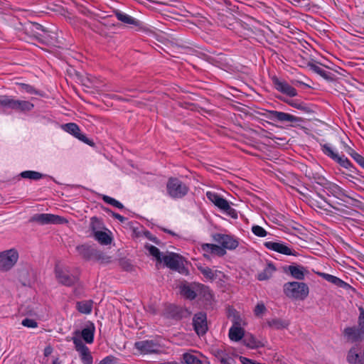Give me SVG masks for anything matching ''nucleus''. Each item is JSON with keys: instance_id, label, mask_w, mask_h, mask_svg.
Listing matches in <instances>:
<instances>
[{"instance_id": "1", "label": "nucleus", "mask_w": 364, "mask_h": 364, "mask_svg": "<svg viewBox=\"0 0 364 364\" xmlns=\"http://www.w3.org/2000/svg\"><path fill=\"white\" fill-rule=\"evenodd\" d=\"M146 249L157 262H164L168 268L177 270L179 272H183V258L179 255L173 252H168L162 256L159 250L151 245H146Z\"/></svg>"}, {"instance_id": "2", "label": "nucleus", "mask_w": 364, "mask_h": 364, "mask_svg": "<svg viewBox=\"0 0 364 364\" xmlns=\"http://www.w3.org/2000/svg\"><path fill=\"white\" fill-rule=\"evenodd\" d=\"M285 296L294 301H304L309 294V286L301 282H288L283 286Z\"/></svg>"}, {"instance_id": "3", "label": "nucleus", "mask_w": 364, "mask_h": 364, "mask_svg": "<svg viewBox=\"0 0 364 364\" xmlns=\"http://www.w3.org/2000/svg\"><path fill=\"white\" fill-rule=\"evenodd\" d=\"M321 150L324 155L339 164L341 167L352 172H356L357 169L350 161L344 155L340 154L338 149L330 143L320 144Z\"/></svg>"}, {"instance_id": "4", "label": "nucleus", "mask_w": 364, "mask_h": 364, "mask_svg": "<svg viewBox=\"0 0 364 364\" xmlns=\"http://www.w3.org/2000/svg\"><path fill=\"white\" fill-rule=\"evenodd\" d=\"M19 259V252L16 248L0 252V272H7L12 269Z\"/></svg>"}, {"instance_id": "5", "label": "nucleus", "mask_w": 364, "mask_h": 364, "mask_svg": "<svg viewBox=\"0 0 364 364\" xmlns=\"http://www.w3.org/2000/svg\"><path fill=\"white\" fill-rule=\"evenodd\" d=\"M358 327H348L345 328L344 335L350 341L355 342L364 338V309L359 308Z\"/></svg>"}, {"instance_id": "6", "label": "nucleus", "mask_w": 364, "mask_h": 364, "mask_svg": "<svg viewBox=\"0 0 364 364\" xmlns=\"http://www.w3.org/2000/svg\"><path fill=\"white\" fill-rule=\"evenodd\" d=\"M206 196L210 202L224 211L229 216L235 219L237 218V211L230 205V203L227 200L222 198L218 193L212 191H208L206 193Z\"/></svg>"}, {"instance_id": "7", "label": "nucleus", "mask_w": 364, "mask_h": 364, "mask_svg": "<svg viewBox=\"0 0 364 364\" xmlns=\"http://www.w3.org/2000/svg\"><path fill=\"white\" fill-rule=\"evenodd\" d=\"M167 193L169 196L173 198H180L183 197L188 193V187L180 180L176 178H171L168 180L166 185Z\"/></svg>"}, {"instance_id": "8", "label": "nucleus", "mask_w": 364, "mask_h": 364, "mask_svg": "<svg viewBox=\"0 0 364 364\" xmlns=\"http://www.w3.org/2000/svg\"><path fill=\"white\" fill-rule=\"evenodd\" d=\"M246 322L240 317H235L233 323L229 329L228 336L232 341H240L245 336L244 326Z\"/></svg>"}, {"instance_id": "9", "label": "nucleus", "mask_w": 364, "mask_h": 364, "mask_svg": "<svg viewBox=\"0 0 364 364\" xmlns=\"http://www.w3.org/2000/svg\"><path fill=\"white\" fill-rule=\"evenodd\" d=\"M31 220L40 225L63 224L68 223L67 220L64 218L49 213L36 214L31 218Z\"/></svg>"}, {"instance_id": "10", "label": "nucleus", "mask_w": 364, "mask_h": 364, "mask_svg": "<svg viewBox=\"0 0 364 364\" xmlns=\"http://www.w3.org/2000/svg\"><path fill=\"white\" fill-rule=\"evenodd\" d=\"M55 273L58 281L65 286H73L76 284L79 279L77 275L72 274L68 270L58 266L55 267Z\"/></svg>"}, {"instance_id": "11", "label": "nucleus", "mask_w": 364, "mask_h": 364, "mask_svg": "<svg viewBox=\"0 0 364 364\" xmlns=\"http://www.w3.org/2000/svg\"><path fill=\"white\" fill-rule=\"evenodd\" d=\"M213 240L220 245L224 250H232L239 245V241L237 237L225 234H215L213 235Z\"/></svg>"}, {"instance_id": "12", "label": "nucleus", "mask_w": 364, "mask_h": 364, "mask_svg": "<svg viewBox=\"0 0 364 364\" xmlns=\"http://www.w3.org/2000/svg\"><path fill=\"white\" fill-rule=\"evenodd\" d=\"M201 251L204 257L209 259L211 257H223L226 254V250L220 245L215 244L204 243L201 245Z\"/></svg>"}, {"instance_id": "13", "label": "nucleus", "mask_w": 364, "mask_h": 364, "mask_svg": "<svg viewBox=\"0 0 364 364\" xmlns=\"http://www.w3.org/2000/svg\"><path fill=\"white\" fill-rule=\"evenodd\" d=\"M137 353L141 355L151 354L159 350V346L153 341L146 340L137 341L134 343Z\"/></svg>"}, {"instance_id": "14", "label": "nucleus", "mask_w": 364, "mask_h": 364, "mask_svg": "<svg viewBox=\"0 0 364 364\" xmlns=\"http://www.w3.org/2000/svg\"><path fill=\"white\" fill-rule=\"evenodd\" d=\"M264 246L272 251L285 255H296V251L291 250L289 246L280 242H265Z\"/></svg>"}, {"instance_id": "15", "label": "nucleus", "mask_w": 364, "mask_h": 364, "mask_svg": "<svg viewBox=\"0 0 364 364\" xmlns=\"http://www.w3.org/2000/svg\"><path fill=\"white\" fill-rule=\"evenodd\" d=\"M198 269L200 270L201 274L204 276V277L210 282L213 281H219V282H225V279L226 277L225 274L218 270H214L208 267L198 266Z\"/></svg>"}, {"instance_id": "16", "label": "nucleus", "mask_w": 364, "mask_h": 364, "mask_svg": "<svg viewBox=\"0 0 364 364\" xmlns=\"http://www.w3.org/2000/svg\"><path fill=\"white\" fill-rule=\"evenodd\" d=\"M194 329L198 335H203L208 330L207 317L205 313L196 314L193 319Z\"/></svg>"}, {"instance_id": "17", "label": "nucleus", "mask_w": 364, "mask_h": 364, "mask_svg": "<svg viewBox=\"0 0 364 364\" xmlns=\"http://www.w3.org/2000/svg\"><path fill=\"white\" fill-rule=\"evenodd\" d=\"M347 360L350 364H364V348L356 346L348 352Z\"/></svg>"}, {"instance_id": "18", "label": "nucleus", "mask_w": 364, "mask_h": 364, "mask_svg": "<svg viewBox=\"0 0 364 364\" xmlns=\"http://www.w3.org/2000/svg\"><path fill=\"white\" fill-rule=\"evenodd\" d=\"M62 129L65 132L73 135L75 137H76L79 140H80L86 144H90L89 139L87 138V136L85 134H83L80 132V127L75 123H67V124H63Z\"/></svg>"}, {"instance_id": "19", "label": "nucleus", "mask_w": 364, "mask_h": 364, "mask_svg": "<svg viewBox=\"0 0 364 364\" xmlns=\"http://www.w3.org/2000/svg\"><path fill=\"white\" fill-rule=\"evenodd\" d=\"M273 82L275 88L278 91L284 94H286L288 96L294 97L297 95L296 90L290 85H289L287 82L284 81H281L277 77L273 78Z\"/></svg>"}, {"instance_id": "20", "label": "nucleus", "mask_w": 364, "mask_h": 364, "mask_svg": "<svg viewBox=\"0 0 364 364\" xmlns=\"http://www.w3.org/2000/svg\"><path fill=\"white\" fill-rule=\"evenodd\" d=\"M244 344L252 349H256L264 346L266 341L256 338L254 335L249 333L245 336Z\"/></svg>"}, {"instance_id": "21", "label": "nucleus", "mask_w": 364, "mask_h": 364, "mask_svg": "<svg viewBox=\"0 0 364 364\" xmlns=\"http://www.w3.org/2000/svg\"><path fill=\"white\" fill-rule=\"evenodd\" d=\"M288 271L292 277L297 280H303L305 277L309 274L306 267L301 265H290L288 267Z\"/></svg>"}, {"instance_id": "22", "label": "nucleus", "mask_w": 364, "mask_h": 364, "mask_svg": "<svg viewBox=\"0 0 364 364\" xmlns=\"http://www.w3.org/2000/svg\"><path fill=\"white\" fill-rule=\"evenodd\" d=\"M196 285L199 283H193L191 284H183L181 286V294L187 299H193L196 298L198 294V289Z\"/></svg>"}, {"instance_id": "23", "label": "nucleus", "mask_w": 364, "mask_h": 364, "mask_svg": "<svg viewBox=\"0 0 364 364\" xmlns=\"http://www.w3.org/2000/svg\"><path fill=\"white\" fill-rule=\"evenodd\" d=\"M325 189L328 194L331 195L338 199L343 200L346 196L343 189L336 183H328L325 186Z\"/></svg>"}, {"instance_id": "24", "label": "nucleus", "mask_w": 364, "mask_h": 364, "mask_svg": "<svg viewBox=\"0 0 364 364\" xmlns=\"http://www.w3.org/2000/svg\"><path fill=\"white\" fill-rule=\"evenodd\" d=\"M270 118L273 120H277L279 122H296V117L289 114L288 113L279 112V111H271L270 112Z\"/></svg>"}, {"instance_id": "25", "label": "nucleus", "mask_w": 364, "mask_h": 364, "mask_svg": "<svg viewBox=\"0 0 364 364\" xmlns=\"http://www.w3.org/2000/svg\"><path fill=\"white\" fill-rule=\"evenodd\" d=\"M115 16L119 21L123 22L124 23L134 25L135 26H141V23L139 20L125 13L117 11L115 12Z\"/></svg>"}, {"instance_id": "26", "label": "nucleus", "mask_w": 364, "mask_h": 364, "mask_svg": "<svg viewBox=\"0 0 364 364\" xmlns=\"http://www.w3.org/2000/svg\"><path fill=\"white\" fill-rule=\"evenodd\" d=\"M196 289H198L197 296L200 300L204 301H210L213 298V294L210 289L202 284H199V285H196Z\"/></svg>"}, {"instance_id": "27", "label": "nucleus", "mask_w": 364, "mask_h": 364, "mask_svg": "<svg viewBox=\"0 0 364 364\" xmlns=\"http://www.w3.org/2000/svg\"><path fill=\"white\" fill-rule=\"evenodd\" d=\"M93 301L83 300L76 303V309L82 314H90L92 311Z\"/></svg>"}, {"instance_id": "28", "label": "nucleus", "mask_w": 364, "mask_h": 364, "mask_svg": "<svg viewBox=\"0 0 364 364\" xmlns=\"http://www.w3.org/2000/svg\"><path fill=\"white\" fill-rule=\"evenodd\" d=\"M95 239L101 245H107L111 243L112 237L109 235L107 230L105 228L95 235H93Z\"/></svg>"}, {"instance_id": "29", "label": "nucleus", "mask_w": 364, "mask_h": 364, "mask_svg": "<svg viewBox=\"0 0 364 364\" xmlns=\"http://www.w3.org/2000/svg\"><path fill=\"white\" fill-rule=\"evenodd\" d=\"M275 271L276 268L272 264H268L265 268L257 274V279L259 281L267 280L272 277Z\"/></svg>"}, {"instance_id": "30", "label": "nucleus", "mask_w": 364, "mask_h": 364, "mask_svg": "<svg viewBox=\"0 0 364 364\" xmlns=\"http://www.w3.org/2000/svg\"><path fill=\"white\" fill-rule=\"evenodd\" d=\"M77 250L79 255L86 259H92L95 252V250L87 245H81L77 246Z\"/></svg>"}, {"instance_id": "31", "label": "nucleus", "mask_w": 364, "mask_h": 364, "mask_svg": "<svg viewBox=\"0 0 364 364\" xmlns=\"http://www.w3.org/2000/svg\"><path fill=\"white\" fill-rule=\"evenodd\" d=\"M268 326L274 329H282L289 326V322L281 318H274L267 321Z\"/></svg>"}, {"instance_id": "32", "label": "nucleus", "mask_w": 364, "mask_h": 364, "mask_svg": "<svg viewBox=\"0 0 364 364\" xmlns=\"http://www.w3.org/2000/svg\"><path fill=\"white\" fill-rule=\"evenodd\" d=\"M32 277L33 272L28 269H23L19 272V279L24 286L31 285Z\"/></svg>"}, {"instance_id": "33", "label": "nucleus", "mask_w": 364, "mask_h": 364, "mask_svg": "<svg viewBox=\"0 0 364 364\" xmlns=\"http://www.w3.org/2000/svg\"><path fill=\"white\" fill-rule=\"evenodd\" d=\"M16 100L11 97L6 95L0 96V105L4 108L16 109Z\"/></svg>"}, {"instance_id": "34", "label": "nucleus", "mask_w": 364, "mask_h": 364, "mask_svg": "<svg viewBox=\"0 0 364 364\" xmlns=\"http://www.w3.org/2000/svg\"><path fill=\"white\" fill-rule=\"evenodd\" d=\"M90 229L92 232V234L95 235V233L104 230L105 227L100 220L96 217H92L90 222Z\"/></svg>"}, {"instance_id": "35", "label": "nucleus", "mask_w": 364, "mask_h": 364, "mask_svg": "<svg viewBox=\"0 0 364 364\" xmlns=\"http://www.w3.org/2000/svg\"><path fill=\"white\" fill-rule=\"evenodd\" d=\"M33 108V105L26 100H16V110L21 112L30 111Z\"/></svg>"}, {"instance_id": "36", "label": "nucleus", "mask_w": 364, "mask_h": 364, "mask_svg": "<svg viewBox=\"0 0 364 364\" xmlns=\"http://www.w3.org/2000/svg\"><path fill=\"white\" fill-rule=\"evenodd\" d=\"M81 336L87 343H92L94 341V328H85L82 330Z\"/></svg>"}, {"instance_id": "37", "label": "nucleus", "mask_w": 364, "mask_h": 364, "mask_svg": "<svg viewBox=\"0 0 364 364\" xmlns=\"http://www.w3.org/2000/svg\"><path fill=\"white\" fill-rule=\"evenodd\" d=\"M21 176L23 178L31 180H39L43 177V174L35 171H25L21 173Z\"/></svg>"}, {"instance_id": "38", "label": "nucleus", "mask_w": 364, "mask_h": 364, "mask_svg": "<svg viewBox=\"0 0 364 364\" xmlns=\"http://www.w3.org/2000/svg\"><path fill=\"white\" fill-rule=\"evenodd\" d=\"M183 358L186 364H201L200 359L192 353H184Z\"/></svg>"}, {"instance_id": "39", "label": "nucleus", "mask_w": 364, "mask_h": 364, "mask_svg": "<svg viewBox=\"0 0 364 364\" xmlns=\"http://www.w3.org/2000/svg\"><path fill=\"white\" fill-rule=\"evenodd\" d=\"M82 362L84 364H92V356L89 350V348L79 353Z\"/></svg>"}, {"instance_id": "40", "label": "nucleus", "mask_w": 364, "mask_h": 364, "mask_svg": "<svg viewBox=\"0 0 364 364\" xmlns=\"http://www.w3.org/2000/svg\"><path fill=\"white\" fill-rule=\"evenodd\" d=\"M312 70L314 72L323 77L324 79L328 80L331 79V73L326 71V70L323 69L321 67L318 65H312L311 66Z\"/></svg>"}, {"instance_id": "41", "label": "nucleus", "mask_w": 364, "mask_h": 364, "mask_svg": "<svg viewBox=\"0 0 364 364\" xmlns=\"http://www.w3.org/2000/svg\"><path fill=\"white\" fill-rule=\"evenodd\" d=\"M102 199L105 203H107L114 207H116L119 209H122L124 208V205H122V203H121L119 201H118V200H115L114 198H111L108 196H103Z\"/></svg>"}, {"instance_id": "42", "label": "nucleus", "mask_w": 364, "mask_h": 364, "mask_svg": "<svg viewBox=\"0 0 364 364\" xmlns=\"http://www.w3.org/2000/svg\"><path fill=\"white\" fill-rule=\"evenodd\" d=\"M252 232L255 235L259 237H264L267 235V232L262 227L257 225L252 227Z\"/></svg>"}, {"instance_id": "43", "label": "nucleus", "mask_w": 364, "mask_h": 364, "mask_svg": "<svg viewBox=\"0 0 364 364\" xmlns=\"http://www.w3.org/2000/svg\"><path fill=\"white\" fill-rule=\"evenodd\" d=\"M73 341L75 345L76 350L79 353L88 348L85 345L83 344L82 341L78 338L74 337L73 338Z\"/></svg>"}, {"instance_id": "44", "label": "nucleus", "mask_w": 364, "mask_h": 364, "mask_svg": "<svg viewBox=\"0 0 364 364\" xmlns=\"http://www.w3.org/2000/svg\"><path fill=\"white\" fill-rule=\"evenodd\" d=\"M21 324L23 326L30 328H36L38 327V323L34 319L28 318H24L22 321Z\"/></svg>"}, {"instance_id": "45", "label": "nucleus", "mask_w": 364, "mask_h": 364, "mask_svg": "<svg viewBox=\"0 0 364 364\" xmlns=\"http://www.w3.org/2000/svg\"><path fill=\"white\" fill-rule=\"evenodd\" d=\"M331 283L338 287H341L343 289H346L349 287V285L346 282H345L344 281H343L342 279L336 276L333 277Z\"/></svg>"}, {"instance_id": "46", "label": "nucleus", "mask_w": 364, "mask_h": 364, "mask_svg": "<svg viewBox=\"0 0 364 364\" xmlns=\"http://www.w3.org/2000/svg\"><path fill=\"white\" fill-rule=\"evenodd\" d=\"M19 87L21 92H24L29 94L36 93L35 89L28 84L21 83L19 84Z\"/></svg>"}, {"instance_id": "47", "label": "nucleus", "mask_w": 364, "mask_h": 364, "mask_svg": "<svg viewBox=\"0 0 364 364\" xmlns=\"http://www.w3.org/2000/svg\"><path fill=\"white\" fill-rule=\"evenodd\" d=\"M266 311V307L263 303H259L255 308V314L257 316H262Z\"/></svg>"}, {"instance_id": "48", "label": "nucleus", "mask_w": 364, "mask_h": 364, "mask_svg": "<svg viewBox=\"0 0 364 364\" xmlns=\"http://www.w3.org/2000/svg\"><path fill=\"white\" fill-rule=\"evenodd\" d=\"M288 103L291 107H295V108H296L298 109L304 110V111L306 110V107L304 104H302L301 102H295V101L291 100V101L289 102Z\"/></svg>"}, {"instance_id": "49", "label": "nucleus", "mask_w": 364, "mask_h": 364, "mask_svg": "<svg viewBox=\"0 0 364 364\" xmlns=\"http://www.w3.org/2000/svg\"><path fill=\"white\" fill-rule=\"evenodd\" d=\"M100 364H117V359L112 356H107L100 361Z\"/></svg>"}, {"instance_id": "50", "label": "nucleus", "mask_w": 364, "mask_h": 364, "mask_svg": "<svg viewBox=\"0 0 364 364\" xmlns=\"http://www.w3.org/2000/svg\"><path fill=\"white\" fill-rule=\"evenodd\" d=\"M353 159L358 164L363 168H364V157L360 154H354Z\"/></svg>"}, {"instance_id": "51", "label": "nucleus", "mask_w": 364, "mask_h": 364, "mask_svg": "<svg viewBox=\"0 0 364 364\" xmlns=\"http://www.w3.org/2000/svg\"><path fill=\"white\" fill-rule=\"evenodd\" d=\"M316 274L318 275L319 277L323 278L325 280L328 281L330 283H331L333 277H334L333 275H331V274H329L327 273H324V272H317Z\"/></svg>"}, {"instance_id": "52", "label": "nucleus", "mask_w": 364, "mask_h": 364, "mask_svg": "<svg viewBox=\"0 0 364 364\" xmlns=\"http://www.w3.org/2000/svg\"><path fill=\"white\" fill-rule=\"evenodd\" d=\"M326 201L323 200V202H317L315 200H313L311 202V205L314 207H317L318 208H324V203Z\"/></svg>"}, {"instance_id": "53", "label": "nucleus", "mask_w": 364, "mask_h": 364, "mask_svg": "<svg viewBox=\"0 0 364 364\" xmlns=\"http://www.w3.org/2000/svg\"><path fill=\"white\" fill-rule=\"evenodd\" d=\"M53 352V348L50 346H47L44 349L43 354L46 357L49 356Z\"/></svg>"}, {"instance_id": "54", "label": "nucleus", "mask_w": 364, "mask_h": 364, "mask_svg": "<svg viewBox=\"0 0 364 364\" xmlns=\"http://www.w3.org/2000/svg\"><path fill=\"white\" fill-rule=\"evenodd\" d=\"M343 177L347 179L348 181L351 182V183H353V181H352L353 178H354L355 177L353 176L351 174H349V173H343Z\"/></svg>"}, {"instance_id": "55", "label": "nucleus", "mask_w": 364, "mask_h": 364, "mask_svg": "<svg viewBox=\"0 0 364 364\" xmlns=\"http://www.w3.org/2000/svg\"><path fill=\"white\" fill-rule=\"evenodd\" d=\"M114 216L115 218L118 219L120 221H123L124 219L123 216H122L121 215H119L118 213H115L114 215Z\"/></svg>"}, {"instance_id": "56", "label": "nucleus", "mask_w": 364, "mask_h": 364, "mask_svg": "<svg viewBox=\"0 0 364 364\" xmlns=\"http://www.w3.org/2000/svg\"><path fill=\"white\" fill-rule=\"evenodd\" d=\"M348 154L353 159L354 154H358V153L355 152L353 149H350Z\"/></svg>"}, {"instance_id": "57", "label": "nucleus", "mask_w": 364, "mask_h": 364, "mask_svg": "<svg viewBox=\"0 0 364 364\" xmlns=\"http://www.w3.org/2000/svg\"><path fill=\"white\" fill-rule=\"evenodd\" d=\"M221 362H222L223 364H230V362H229L228 360L225 359V358H222V359H221Z\"/></svg>"}, {"instance_id": "58", "label": "nucleus", "mask_w": 364, "mask_h": 364, "mask_svg": "<svg viewBox=\"0 0 364 364\" xmlns=\"http://www.w3.org/2000/svg\"><path fill=\"white\" fill-rule=\"evenodd\" d=\"M53 364H60V363L57 360H55L53 362Z\"/></svg>"}]
</instances>
